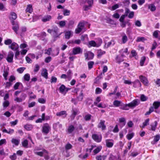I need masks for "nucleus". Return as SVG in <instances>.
<instances>
[{
    "instance_id": "f257e3e1",
    "label": "nucleus",
    "mask_w": 160,
    "mask_h": 160,
    "mask_svg": "<svg viewBox=\"0 0 160 160\" xmlns=\"http://www.w3.org/2000/svg\"><path fill=\"white\" fill-rule=\"evenodd\" d=\"M59 29L57 27H54L52 29H48V32L50 33L55 38L59 37L62 32L58 33Z\"/></svg>"
},
{
    "instance_id": "f03ea898",
    "label": "nucleus",
    "mask_w": 160,
    "mask_h": 160,
    "mask_svg": "<svg viewBox=\"0 0 160 160\" xmlns=\"http://www.w3.org/2000/svg\"><path fill=\"white\" fill-rule=\"evenodd\" d=\"M50 126L48 123H45L42 127V132L45 134L48 133L51 130Z\"/></svg>"
},
{
    "instance_id": "7ed1b4c3",
    "label": "nucleus",
    "mask_w": 160,
    "mask_h": 160,
    "mask_svg": "<svg viewBox=\"0 0 160 160\" xmlns=\"http://www.w3.org/2000/svg\"><path fill=\"white\" fill-rule=\"evenodd\" d=\"M85 60H88L92 59L94 57V54L90 51H88L84 53Z\"/></svg>"
},
{
    "instance_id": "20e7f679",
    "label": "nucleus",
    "mask_w": 160,
    "mask_h": 160,
    "mask_svg": "<svg viewBox=\"0 0 160 160\" xmlns=\"http://www.w3.org/2000/svg\"><path fill=\"white\" fill-rule=\"evenodd\" d=\"M92 138L96 142H99L101 141L102 136L101 135L94 134L92 135Z\"/></svg>"
},
{
    "instance_id": "39448f33",
    "label": "nucleus",
    "mask_w": 160,
    "mask_h": 160,
    "mask_svg": "<svg viewBox=\"0 0 160 160\" xmlns=\"http://www.w3.org/2000/svg\"><path fill=\"white\" fill-rule=\"evenodd\" d=\"M72 54L76 55L82 53V50L79 47H75L72 48Z\"/></svg>"
},
{
    "instance_id": "423d86ee",
    "label": "nucleus",
    "mask_w": 160,
    "mask_h": 160,
    "mask_svg": "<svg viewBox=\"0 0 160 160\" xmlns=\"http://www.w3.org/2000/svg\"><path fill=\"white\" fill-rule=\"evenodd\" d=\"M12 24L13 25L12 29L14 30L16 34L18 33V31L19 29V25L17 23H15L14 21H11Z\"/></svg>"
},
{
    "instance_id": "0eeeda50",
    "label": "nucleus",
    "mask_w": 160,
    "mask_h": 160,
    "mask_svg": "<svg viewBox=\"0 0 160 160\" xmlns=\"http://www.w3.org/2000/svg\"><path fill=\"white\" fill-rule=\"evenodd\" d=\"M14 54L12 52H9L7 58V60L9 62H12Z\"/></svg>"
},
{
    "instance_id": "6e6552de",
    "label": "nucleus",
    "mask_w": 160,
    "mask_h": 160,
    "mask_svg": "<svg viewBox=\"0 0 160 160\" xmlns=\"http://www.w3.org/2000/svg\"><path fill=\"white\" fill-rule=\"evenodd\" d=\"M9 48L13 51H17L19 48L18 45L15 42L12 43Z\"/></svg>"
},
{
    "instance_id": "1a4fd4ad",
    "label": "nucleus",
    "mask_w": 160,
    "mask_h": 160,
    "mask_svg": "<svg viewBox=\"0 0 160 160\" xmlns=\"http://www.w3.org/2000/svg\"><path fill=\"white\" fill-rule=\"evenodd\" d=\"M105 142L107 147L109 148L112 147L114 144L113 140L112 139H106Z\"/></svg>"
},
{
    "instance_id": "9d476101",
    "label": "nucleus",
    "mask_w": 160,
    "mask_h": 160,
    "mask_svg": "<svg viewBox=\"0 0 160 160\" xmlns=\"http://www.w3.org/2000/svg\"><path fill=\"white\" fill-rule=\"evenodd\" d=\"M139 78L141 82L145 85L147 86L148 85V81L147 79L145 77L141 76L139 77Z\"/></svg>"
},
{
    "instance_id": "9b49d317",
    "label": "nucleus",
    "mask_w": 160,
    "mask_h": 160,
    "mask_svg": "<svg viewBox=\"0 0 160 160\" xmlns=\"http://www.w3.org/2000/svg\"><path fill=\"white\" fill-rule=\"evenodd\" d=\"M73 32L71 31H67L65 32V38L67 39H69L70 37L72 36Z\"/></svg>"
},
{
    "instance_id": "f8f14e48",
    "label": "nucleus",
    "mask_w": 160,
    "mask_h": 160,
    "mask_svg": "<svg viewBox=\"0 0 160 160\" xmlns=\"http://www.w3.org/2000/svg\"><path fill=\"white\" fill-rule=\"evenodd\" d=\"M153 36L155 38L160 40V31L158 30L154 31L153 33Z\"/></svg>"
},
{
    "instance_id": "ddd939ff",
    "label": "nucleus",
    "mask_w": 160,
    "mask_h": 160,
    "mask_svg": "<svg viewBox=\"0 0 160 160\" xmlns=\"http://www.w3.org/2000/svg\"><path fill=\"white\" fill-rule=\"evenodd\" d=\"M34 153L36 155L42 157L45 154H47L48 153V152L45 149H43L42 151V152L35 151Z\"/></svg>"
},
{
    "instance_id": "4468645a",
    "label": "nucleus",
    "mask_w": 160,
    "mask_h": 160,
    "mask_svg": "<svg viewBox=\"0 0 160 160\" xmlns=\"http://www.w3.org/2000/svg\"><path fill=\"white\" fill-rule=\"evenodd\" d=\"M105 121L104 120H101L100 122L98 124V127L101 128L102 130H104L106 128V126L105 125Z\"/></svg>"
},
{
    "instance_id": "2eb2a0df",
    "label": "nucleus",
    "mask_w": 160,
    "mask_h": 160,
    "mask_svg": "<svg viewBox=\"0 0 160 160\" xmlns=\"http://www.w3.org/2000/svg\"><path fill=\"white\" fill-rule=\"evenodd\" d=\"M42 76L46 79L48 78V73L47 70L45 68H43L41 72Z\"/></svg>"
},
{
    "instance_id": "dca6fc26",
    "label": "nucleus",
    "mask_w": 160,
    "mask_h": 160,
    "mask_svg": "<svg viewBox=\"0 0 160 160\" xmlns=\"http://www.w3.org/2000/svg\"><path fill=\"white\" fill-rule=\"evenodd\" d=\"M67 115L66 112L65 111H61L56 113V115L57 116H62L64 118L66 117Z\"/></svg>"
},
{
    "instance_id": "f3484780",
    "label": "nucleus",
    "mask_w": 160,
    "mask_h": 160,
    "mask_svg": "<svg viewBox=\"0 0 160 160\" xmlns=\"http://www.w3.org/2000/svg\"><path fill=\"white\" fill-rule=\"evenodd\" d=\"M52 19V17L50 15H47L44 16L42 19V21L43 22H46L49 21Z\"/></svg>"
},
{
    "instance_id": "a211bd4d",
    "label": "nucleus",
    "mask_w": 160,
    "mask_h": 160,
    "mask_svg": "<svg viewBox=\"0 0 160 160\" xmlns=\"http://www.w3.org/2000/svg\"><path fill=\"white\" fill-rule=\"evenodd\" d=\"M60 92L62 93H64V91H68L69 90L68 88H66L64 85H62L59 88Z\"/></svg>"
},
{
    "instance_id": "6ab92c4d",
    "label": "nucleus",
    "mask_w": 160,
    "mask_h": 160,
    "mask_svg": "<svg viewBox=\"0 0 160 160\" xmlns=\"http://www.w3.org/2000/svg\"><path fill=\"white\" fill-rule=\"evenodd\" d=\"M122 103L120 101L115 100L113 102V105L115 107H119L122 106Z\"/></svg>"
},
{
    "instance_id": "aec40b11",
    "label": "nucleus",
    "mask_w": 160,
    "mask_h": 160,
    "mask_svg": "<svg viewBox=\"0 0 160 160\" xmlns=\"http://www.w3.org/2000/svg\"><path fill=\"white\" fill-rule=\"evenodd\" d=\"M138 105V102L136 100H134L128 104V107H132L136 106Z\"/></svg>"
},
{
    "instance_id": "412c9836",
    "label": "nucleus",
    "mask_w": 160,
    "mask_h": 160,
    "mask_svg": "<svg viewBox=\"0 0 160 160\" xmlns=\"http://www.w3.org/2000/svg\"><path fill=\"white\" fill-rule=\"evenodd\" d=\"M11 142L16 146H18L20 142V140L15 138H13L11 140Z\"/></svg>"
},
{
    "instance_id": "4be33fe9",
    "label": "nucleus",
    "mask_w": 160,
    "mask_h": 160,
    "mask_svg": "<svg viewBox=\"0 0 160 160\" xmlns=\"http://www.w3.org/2000/svg\"><path fill=\"white\" fill-rule=\"evenodd\" d=\"M33 11L32 6L31 4L28 5L26 9V12H28L29 13H31Z\"/></svg>"
},
{
    "instance_id": "5701e85b",
    "label": "nucleus",
    "mask_w": 160,
    "mask_h": 160,
    "mask_svg": "<svg viewBox=\"0 0 160 160\" xmlns=\"http://www.w3.org/2000/svg\"><path fill=\"white\" fill-rule=\"evenodd\" d=\"M17 18V15L15 12H11L10 16V18L11 20L12 21H14L13 20H15Z\"/></svg>"
},
{
    "instance_id": "b1692460",
    "label": "nucleus",
    "mask_w": 160,
    "mask_h": 160,
    "mask_svg": "<svg viewBox=\"0 0 160 160\" xmlns=\"http://www.w3.org/2000/svg\"><path fill=\"white\" fill-rule=\"evenodd\" d=\"M75 127L72 125H71L69 126L68 129H67V132L69 133H71L74 130Z\"/></svg>"
},
{
    "instance_id": "393cba45",
    "label": "nucleus",
    "mask_w": 160,
    "mask_h": 160,
    "mask_svg": "<svg viewBox=\"0 0 160 160\" xmlns=\"http://www.w3.org/2000/svg\"><path fill=\"white\" fill-rule=\"evenodd\" d=\"M119 122L120 123H122L121 124V126L122 127L124 126L126 124V120L124 118H122L119 119Z\"/></svg>"
},
{
    "instance_id": "a878e982",
    "label": "nucleus",
    "mask_w": 160,
    "mask_h": 160,
    "mask_svg": "<svg viewBox=\"0 0 160 160\" xmlns=\"http://www.w3.org/2000/svg\"><path fill=\"white\" fill-rule=\"evenodd\" d=\"M115 59L116 60V62L119 64L121 62H123L124 60L122 58L118 55L116 57Z\"/></svg>"
},
{
    "instance_id": "bb28decb",
    "label": "nucleus",
    "mask_w": 160,
    "mask_h": 160,
    "mask_svg": "<svg viewBox=\"0 0 160 160\" xmlns=\"http://www.w3.org/2000/svg\"><path fill=\"white\" fill-rule=\"evenodd\" d=\"M148 8L152 12L154 11L156 9V7L153 4H151L149 5Z\"/></svg>"
},
{
    "instance_id": "cd10ccee",
    "label": "nucleus",
    "mask_w": 160,
    "mask_h": 160,
    "mask_svg": "<svg viewBox=\"0 0 160 160\" xmlns=\"http://www.w3.org/2000/svg\"><path fill=\"white\" fill-rule=\"evenodd\" d=\"M105 53V51H102L101 49L98 50L97 52V56L98 58H100L102 55L104 54Z\"/></svg>"
},
{
    "instance_id": "c85d7f7f",
    "label": "nucleus",
    "mask_w": 160,
    "mask_h": 160,
    "mask_svg": "<svg viewBox=\"0 0 160 160\" xmlns=\"http://www.w3.org/2000/svg\"><path fill=\"white\" fill-rule=\"evenodd\" d=\"M153 106L155 109H157L160 106V102L158 101L154 102L153 104Z\"/></svg>"
},
{
    "instance_id": "c756f323",
    "label": "nucleus",
    "mask_w": 160,
    "mask_h": 160,
    "mask_svg": "<svg viewBox=\"0 0 160 160\" xmlns=\"http://www.w3.org/2000/svg\"><path fill=\"white\" fill-rule=\"evenodd\" d=\"M106 158V156L103 155H98L96 157V160H104Z\"/></svg>"
},
{
    "instance_id": "7c9ffc66",
    "label": "nucleus",
    "mask_w": 160,
    "mask_h": 160,
    "mask_svg": "<svg viewBox=\"0 0 160 160\" xmlns=\"http://www.w3.org/2000/svg\"><path fill=\"white\" fill-rule=\"evenodd\" d=\"M102 147L101 146H99L97 147L93 150V152L95 154H96L98 153L101 150Z\"/></svg>"
},
{
    "instance_id": "2f4dec72",
    "label": "nucleus",
    "mask_w": 160,
    "mask_h": 160,
    "mask_svg": "<svg viewBox=\"0 0 160 160\" xmlns=\"http://www.w3.org/2000/svg\"><path fill=\"white\" fill-rule=\"evenodd\" d=\"M72 147V146L70 143H67L65 146V148L66 151L71 149Z\"/></svg>"
},
{
    "instance_id": "473e14b6",
    "label": "nucleus",
    "mask_w": 160,
    "mask_h": 160,
    "mask_svg": "<svg viewBox=\"0 0 160 160\" xmlns=\"http://www.w3.org/2000/svg\"><path fill=\"white\" fill-rule=\"evenodd\" d=\"M157 123L156 121H155L152 124L151 126V130L153 131H155L156 130L157 127Z\"/></svg>"
},
{
    "instance_id": "72a5a7b5",
    "label": "nucleus",
    "mask_w": 160,
    "mask_h": 160,
    "mask_svg": "<svg viewBox=\"0 0 160 160\" xmlns=\"http://www.w3.org/2000/svg\"><path fill=\"white\" fill-rule=\"evenodd\" d=\"M89 44L90 46L94 47H98V46L97 45L96 42L94 41H91L89 42Z\"/></svg>"
},
{
    "instance_id": "f704fd0d",
    "label": "nucleus",
    "mask_w": 160,
    "mask_h": 160,
    "mask_svg": "<svg viewBox=\"0 0 160 160\" xmlns=\"http://www.w3.org/2000/svg\"><path fill=\"white\" fill-rule=\"evenodd\" d=\"M8 70L7 69H5L4 70V72L3 75L5 80H7V77L8 74Z\"/></svg>"
},
{
    "instance_id": "c9c22d12",
    "label": "nucleus",
    "mask_w": 160,
    "mask_h": 160,
    "mask_svg": "<svg viewBox=\"0 0 160 160\" xmlns=\"http://www.w3.org/2000/svg\"><path fill=\"white\" fill-rule=\"evenodd\" d=\"M94 63V62L92 61H89L88 62V65L89 69H90L92 68Z\"/></svg>"
},
{
    "instance_id": "e433bc0d",
    "label": "nucleus",
    "mask_w": 160,
    "mask_h": 160,
    "mask_svg": "<svg viewBox=\"0 0 160 160\" xmlns=\"http://www.w3.org/2000/svg\"><path fill=\"white\" fill-rule=\"evenodd\" d=\"M10 103L8 101H5L2 103V105L4 109L6 108L9 106Z\"/></svg>"
},
{
    "instance_id": "4c0bfd02",
    "label": "nucleus",
    "mask_w": 160,
    "mask_h": 160,
    "mask_svg": "<svg viewBox=\"0 0 160 160\" xmlns=\"http://www.w3.org/2000/svg\"><path fill=\"white\" fill-rule=\"evenodd\" d=\"M24 128L27 130H31L32 128V126L30 124H27L24 126Z\"/></svg>"
},
{
    "instance_id": "58836bf2",
    "label": "nucleus",
    "mask_w": 160,
    "mask_h": 160,
    "mask_svg": "<svg viewBox=\"0 0 160 160\" xmlns=\"http://www.w3.org/2000/svg\"><path fill=\"white\" fill-rule=\"evenodd\" d=\"M149 118L147 119L143 123V125L142 126V128H144L145 126L149 124Z\"/></svg>"
},
{
    "instance_id": "ea45409f",
    "label": "nucleus",
    "mask_w": 160,
    "mask_h": 160,
    "mask_svg": "<svg viewBox=\"0 0 160 160\" xmlns=\"http://www.w3.org/2000/svg\"><path fill=\"white\" fill-rule=\"evenodd\" d=\"M84 26V22H79L78 27L80 28L82 30Z\"/></svg>"
},
{
    "instance_id": "a19ab883",
    "label": "nucleus",
    "mask_w": 160,
    "mask_h": 160,
    "mask_svg": "<svg viewBox=\"0 0 160 160\" xmlns=\"http://www.w3.org/2000/svg\"><path fill=\"white\" fill-rule=\"evenodd\" d=\"M146 40V39L143 37H138L137 38L136 41L137 42H144Z\"/></svg>"
},
{
    "instance_id": "79ce46f5",
    "label": "nucleus",
    "mask_w": 160,
    "mask_h": 160,
    "mask_svg": "<svg viewBox=\"0 0 160 160\" xmlns=\"http://www.w3.org/2000/svg\"><path fill=\"white\" fill-rule=\"evenodd\" d=\"M24 78L25 80L28 81L30 79V75L28 73L25 74L24 76Z\"/></svg>"
},
{
    "instance_id": "37998d69",
    "label": "nucleus",
    "mask_w": 160,
    "mask_h": 160,
    "mask_svg": "<svg viewBox=\"0 0 160 160\" xmlns=\"http://www.w3.org/2000/svg\"><path fill=\"white\" fill-rule=\"evenodd\" d=\"M70 13V11L66 9H64L63 11V14L64 16H68Z\"/></svg>"
},
{
    "instance_id": "c03bdc74",
    "label": "nucleus",
    "mask_w": 160,
    "mask_h": 160,
    "mask_svg": "<svg viewBox=\"0 0 160 160\" xmlns=\"http://www.w3.org/2000/svg\"><path fill=\"white\" fill-rule=\"evenodd\" d=\"M146 60V57H142L141 58L140 61V65L141 66H143L144 62Z\"/></svg>"
},
{
    "instance_id": "a18cd8bd",
    "label": "nucleus",
    "mask_w": 160,
    "mask_h": 160,
    "mask_svg": "<svg viewBox=\"0 0 160 160\" xmlns=\"http://www.w3.org/2000/svg\"><path fill=\"white\" fill-rule=\"evenodd\" d=\"M128 40V38L126 35H124L122 36V41L123 43H125Z\"/></svg>"
},
{
    "instance_id": "49530a36",
    "label": "nucleus",
    "mask_w": 160,
    "mask_h": 160,
    "mask_svg": "<svg viewBox=\"0 0 160 160\" xmlns=\"http://www.w3.org/2000/svg\"><path fill=\"white\" fill-rule=\"evenodd\" d=\"M91 115L90 114H88L86 115L84 117V119L86 121H89L91 118Z\"/></svg>"
},
{
    "instance_id": "de8ad7c7",
    "label": "nucleus",
    "mask_w": 160,
    "mask_h": 160,
    "mask_svg": "<svg viewBox=\"0 0 160 160\" xmlns=\"http://www.w3.org/2000/svg\"><path fill=\"white\" fill-rule=\"evenodd\" d=\"M22 144L23 147L25 148H27L28 144V140H25L23 142H22Z\"/></svg>"
},
{
    "instance_id": "09e8293b",
    "label": "nucleus",
    "mask_w": 160,
    "mask_h": 160,
    "mask_svg": "<svg viewBox=\"0 0 160 160\" xmlns=\"http://www.w3.org/2000/svg\"><path fill=\"white\" fill-rule=\"evenodd\" d=\"M121 106V107L120 108L122 110H127L129 109L128 108V104H126L123 106L122 105Z\"/></svg>"
},
{
    "instance_id": "8fccbe9b",
    "label": "nucleus",
    "mask_w": 160,
    "mask_h": 160,
    "mask_svg": "<svg viewBox=\"0 0 160 160\" xmlns=\"http://www.w3.org/2000/svg\"><path fill=\"white\" fill-rule=\"evenodd\" d=\"M134 135V133H130L128 134L127 135V138L128 140H130Z\"/></svg>"
},
{
    "instance_id": "3c124183",
    "label": "nucleus",
    "mask_w": 160,
    "mask_h": 160,
    "mask_svg": "<svg viewBox=\"0 0 160 160\" xmlns=\"http://www.w3.org/2000/svg\"><path fill=\"white\" fill-rule=\"evenodd\" d=\"M101 100V98L100 97H98L96 99V101L94 102V104L95 105H96Z\"/></svg>"
},
{
    "instance_id": "603ef678",
    "label": "nucleus",
    "mask_w": 160,
    "mask_h": 160,
    "mask_svg": "<svg viewBox=\"0 0 160 160\" xmlns=\"http://www.w3.org/2000/svg\"><path fill=\"white\" fill-rule=\"evenodd\" d=\"M77 98L78 101H81L83 98V94L82 92H81L80 95Z\"/></svg>"
},
{
    "instance_id": "864d4df0",
    "label": "nucleus",
    "mask_w": 160,
    "mask_h": 160,
    "mask_svg": "<svg viewBox=\"0 0 160 160\" xmlns=\"http://www.w3.org/2000/svg\"><path fill=\"white\" fill-rule=\"evenodd\" d=\"M25 68L24 67H21L17 69V71L20 73H22L23 72L24 70L25 69Z\"/></svg>"
},
{
    "instance_id": "5fc2aeb1",
    "label": "nucleus",
    "mask_w": 160,
    "mask_h": 160,
    "mask_svg": "<svg viewBox=\"0 0 160 160\" xmlns=\"http://www.w3.org/2000/svg\"><path fill=\"white\" fill-rule=\"evenodd\" d=\"M4 43L7 45H9L12 43V41L10 39H8L4 41Z\"/></svg>"
},
{
    "instance_id": "6e6d98bb",
    "label": "nucleus",
    "mask_w": 160,
    "mask_h": 160,
    "mask_svg": "<svg viewBox=\"0 0 160 160\" xmlns=\"http://www.w3.org/2000/svg\"><path fill=\"white\" fill-rule=\"evenodd\" d=\"M96 106L98 108H104L106 107V105L105 104H103L102 103H100L98 104H97V105Z\"/></svg>"
},
{
    "instance_id": "4d7b16f0",
    "label": "nucleus",
    "mask_w": 160,
    "mask_h": 160,
    "mask_svg": "<svg viewBox=\"0 0 160 160\" xmlns=\"http://www.w3.org/2000/svg\"><path fill=\"white\" fill-rule=\"evenodd\" d=\"M26 97V94L24 93H22L21 94L20 98H21V99H22V101H23L25 99Z\"/></svg>"
},
{
    "instance_id": "13d9d810",
    "label": "nucleus",
    "mask_w": 160,
    "mask_h": 160,
    "mask_svg": "<svg viewBox=\"0 0 160 160\" xmlns=\"http://www.w3.org/2000/svg\"><path fill=\"white\" fill-rule=\"evenodd\" d=\"M119 8V5L118 4H116L112 6L111 10L113 11Z\"/></svg>"
},
{
    "instance_id": "bf43d9fd",
    "label": "nucleus",
    "mask_w": 160,
    "mask_h": 160,
    "mask_svg": "<svg viewBox=\"0 0 160 160\" xmlns=\"http://www.w3.org/2000/svg\"><path fill=\"white\" fill-rule=\"evenodd\" d=\"M160 136L159 135H157L154 137V140L155 142H157L159 140Z\"/></svg>"
},
{
    "instance_id": "052dcab7",
    "label": "nucleus",
    "mask_w": 160,
    "mask_h": 160,
    "mask_svg": "<svg viewBox=\"0 0 160 160\" xmlns=\"http://www.w3.org/2000/svg\"><path fill=\"white\" fill-rule=\"evenodd\" d=\"M102 92V90L99 88H97L96 90L95 93L97 94L100 93Z\"/></svg>"
},
{
    "instance_id": "680f3d73",
    "label": "nucleus",
    "mask_w": 160,
    "mask_h": 160,
    "mask_svg": "<svg viewBox=\"0 0 160 160\" xmlns=\"http://www.w3.org/2000/svg\"><path fill=\"white\" fill-rule=\"evenodd\" d=\"M119 52L120 53H125L127 55H128V49L127 48H126L124 49H122Z\"/></svg>"
},
{
    "instance_id": "e2e57ef3",
    "label": "nucleus",
    "mask_w": 160,
    "mask_h": 160,
    "mask_svg": "<svg viewBox=\"0 0 160 160\" xmlns=\"http://www.w3.org/2000/svg\"><path fill=\"white\" fill-rule=\"evenodd\" d=\"M65 24L66 22L65 21H61L59 22V25L60 27H63L65 25Z\"/></svg>"
},
{
    "instance_id": "0e129e2a",
    "label": "nucleus",
    "mask_w": 160,
    "mask_h": 160,
    "mask_svg": "<svg viewBox=\"0 0 160 160\" xmlns=\"http://www.w3.org/2000/svg\"><path fill=\"white\" fill-rule=\"evenodd\" d=\"M140 98L141 100L142 101H146L147 99V98L143 94L141 95Z\"/></svg>"
},
{
    "instance_id": "69168bd1",
    "label": "nucleus",
    "mask_w": 160,
    "mask_h": 160,
    "mask_svg": "<svg viewBox=\"0 0 160 160\" xmlns=\"http://www.w3.org/2000/svg\"><path fill=\"white\" fill-rule=\"evenodd\" d=\"M22 83L20 82H17L14 86V89L17 90L18 89V87Z\"/></svg>"
},
{
    "instance_id": "338daca9",
    "label": "nucleus",
    "mask_w": 160,
    "mask_h": 160,
    "mask_svg": "<svg viewBox=\"0 0 160 160\" xmlns=\"http://www.w3.org/2000/svg\"><path fill=\"white\" fill-rule=\"evenodd\" d=\"M57 78L54 76H52L51 78V83H55L57 82Z\"/></svg>"
},
{
    "instance_id": "774afa93",
    "label": "nucleus",
    "mask_w": 160,
    "mask_h": 160,
    "mask_svg": "<svg viewBox=\"0 0 160 160\" xmlns=\"http://www.w3.org/2000/svg\"><path fill=\"white\" fill-rule=\"evenodd\" d=\"M40 67L38 64H36L35 66V68L34 71L35 72H37L39 69Z\"/></svg>"
}]
</instances>
